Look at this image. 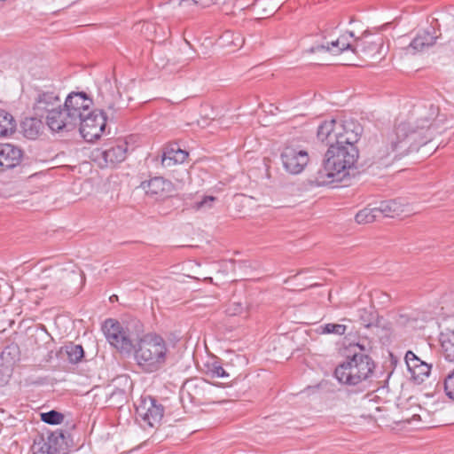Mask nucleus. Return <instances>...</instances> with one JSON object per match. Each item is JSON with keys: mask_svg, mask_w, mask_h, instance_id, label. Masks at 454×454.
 Here are the masks:
<instances>
[{"mask_svg": "<svg viewBox=\"0 0 454 454\" xmlns=\"http://www.w3.org/2000/svg\"><path fill=\"white\" fill-rule=\"evenodd\" d=\"M358 156L356 146L331 145L325 153L323 166L317 171V184L341 181L355 168Z\"/></svg>", "mask_w": 454, "mask_h": 454, "instance_id": "1", "label": "nucleus"}, {"mask_svg": "<svg viewBox=\"0 0 454 454\" xmlns=\"http://www.w3.org/2000/svg\"><path fill=\"white\" fill-rule=\"evenodd\" d=\"M415 132L408 134V125L400 123L395 129L388 133L381 141H376L371 145L372 163L380 167H387L390 161L387 157L391 153H395V158L402 157L408 153L411 148V140L413 139Z\"/></svg>", "mask_w": 454, "mask_h": 454, "instance_id": "2", "label": "nucleus"}, {"mask_svg": "<svg viewBox=\"0 0 454 454\" xmlns=\"http://www.w3.org/2000/svg\"><path fill=\"white\" fill-rule=\"evenodd\" d=\"M137 364L145 372H155L167 361L168 347L165 340L155 333L141 337L133 348Z\"/></svg>", "mask_w": 454, "mask_h": 454, "instance_id": "3", "label": "nucleus"}, {"mask_svg": "<svg viewBox=\"0 0 454 454\" xmlns=\"http://www.w3.org/2000/svg\"><path fill=\"white\" fill-rule=\"evenodd\" d=\"M374 369L375 364L372 357L364 353H354L336 366L334 377L340 384L358 386L372 376Z\"/></svg>", "mask_w": 454, "mask_h": 454, "instance_id": "4", "label": "nucleus"}, {"mask_svg": "<svg viewBox=\"0 0 454 454\" xmlns=\"http://www.w3.org/2000/svg\"><path fill=\"white\" fill-rule=\"evenodd\" d=\"M33 454H67V442L62 430L40 434L34 439Z\"/></svg>", "mask_w": 454, "mask_h": 454, "instance_id": "5", "label": "nucleus"}, {"mask_svg": "<svg viewBox=\"0 0 454 454\" xmlns=\"http://www.w3.org/2000/svg\"><path fill=\"white\" fill-rule=\"evenodd\" d=\"M103 331L108 342L121 352L130 353L133 350L135 344L128 329L117 320L106 319L103 325Z\"/></svg>", "mask_w": 454, "mask_h": 454, "instance_id": "6", "label": "nucleus"}, {"mask_svg": "<svg viewBox=\"0 0 454 454\" xmlns=\"http://www.w3.org/2000/svg\"><path fill=\"white\" fill-rule=\"evenodd\" d=\"M79 130L87 142L98 139L106 126V116L100 110H90L78 122Z\"/></svg>", "mask_w": 454, "mask_h": 454, "instance_id": "7", "label": "nucleus"}, {"mask_svg": "<svg viewBox=\"0 0 454 454\" xmlns=\"http://www.w3.org/2000/svg\"><path fill=\"white\" fill-rule=\"evenodd\" d=\"M137 419L144 426L153 427L160 424L164 415V407L153 396H144L136 407Z\"/></svg>", "mask_w": 454, "mask_h": 454, "instance_id": "8", "label": "nucleus"}, {"mask_svg": "<svg viewBox=\"0 0 454 454\" xmlns=\"http://www.w3.org/2000/svg\"><path fill=\"white\" fill-rule=\"evenodd\" d=\"M280 157L284 168L293 175L302 172L309 160L306 150L291 145L285 146Z\"/></svg>", "mask_w": 454, "mask_h": 454, "instance_id": "9", "label": "nucleus"}, {"mask_svg": "<svg viewBox=\"0 0 454 454\" xmlns=\"http://www.w3.org/2000/svg\"><path fill=\"white\" fill-rule=\"evenodd\" d=\"M92 105V99L85 92H71L64 103L69 119H73L77 126L79 120L90 111Z\"/></svg>", "mask_w": 454, "mask_h": 454, "instance_id": "10", "label": "nucleus"}, {"mask_svg": "<svg viewBox=\"0 0 454 454\" xmlns=\"http://www.w3.org/2000/svg\"><path fill=\"white\" fill-rule=\"evenodd\" d=\"M60 105L61 101L56 91L38 90L33 105V110L36 116L43 118L44 115H50Z\"/></svg>", "mask_w": 454, "mask_h": 454, "instance_id": "11", "label": "nucleus"}, {"mask_svg": "<svg viewBox=\"0 0 454 454\" xmlns=\"http://www.w3.org/2000/svg\"><path fill=\"white\" fill-rule=\"evenodd\" d=\"M46 124L54 132H68L77 127L75 121L69 119L67 107L64 106L62 107V105L58 106L50 115H46Z\"/></svg>", "mask_w": 454, "mask_h": 454, "instance_id": "12", "label": "nucleus"}, {"mask_svg": "<svg viewBox=\"0 0 454 454\" xmlns=\"http://www.w3.org/2000/svg\"><path fill=\"white\" fill-rule=\"evenodd\" d=\"M380 216L395 217L407 216L413 214L409 203L404 199L398 198L381 201L378 207Z\"/></svg>", "mask_w": 454, "mask_h": 454, "instance_id": "13", "label": "nucleus"}, {"mask_svg": "<svg viewBox=\"0 0 454 454\" xmlns=\"http://www.w3.org/2000/svg\"><path fill=\"white\" fill-rule=\"evenodd\" d=\"M404 359L411 378L416 383H422L429 376L431 365L422 361L412 351H407Z\"/></svg>", "mask_w": 454, "mask_h": 454, "instance_id": "14", "label": "nucleus"}, {"mask_svg": "<svg viewBox=\"0 0 454 454\" xmlns=\"http://www.w3.org/2000/svg\"><path fill=\"white\" fill-rule=\"evenodd\" d=\"M23 158V151L12 144H0V171L13 168Z\"/></svg>", "mask_w": 454, "mask_h": 454, "instance_id": "15", "label": "nucleus"}, {"mask_svg": "<svg viewBox=\"0 0 454 454\" xmlns=\"http://www.w3.org/2000/svg\"><path fill=\"white\" fill-rule=\"evenodd\" d=\"M128 146V143L122 140L110 143L107 147L101 152V156L106 164L114 166L123 161L126 159Z\"/></svg>", "mask_w": 454, "mask_h": 454, "instance_id": "16", "label": "nucleus"}, {"mask_svg": "<svg viewBox=\"0 0 454 454\" xmlns=\"http://www.w3.org/2000/svg\"><path fill=\"white\" fill-rule=\"evenodd\" d=\"M362 128L350 122L339 123L336 130L337 144L341 145H353L360 138Z\"/></svg>", "mask_w": 454, "mask_h": 454, "instance_id": "17", "label": "nucleus"}, {"mask_svg": "<svg viewBox=\"0 0 454 454\" xmlns=\"http://www.w3.org/2000/svg\"><path fill=\"white\" fill-rule=\"evenodd\" d=\"M355 36L353 32H348L347 34L342 35L335 41H332L331 43H327V45L318 44L316 46H312L309 51L311 53L325 51H331L333 54L337 55L344 51L345 50H351L354 48V44L350 43L348 38H353Z\"/></svg>", "mask_w": 454, "mask_h": 454, "instance_id": "18", "label": "nucleus"}, {"mask_svg": "<svg viewBox=\"0 0 454 454\" xmlns=\"http://www.w3.org/2000/svg\"><path fill=\"white\" fill-rule=\"evenodd\" d=\"M382 48V39L379 38L376 41H369L365 38L355 39V45L352 51L356 55L374 59L380 53Z\"/></svg>", "mask_w": 454, "mask_h": 454, "instance_id": "19", "label": "nucleus"}, {"mask_svg": "<svg viewBox=\"0 0 454 454\" xmlns=\"http://www.w3.org/2000/svg\"><path fill=\"white\" fill-rule=\"evenodd\" d=\"M170 187L171 183L161 176H155L140 184V188L150 196H166Z\"/></svg>", "mask_w": 454, "mask_h": 454, "instance_id": "20", "label": "nucleus"}, {"mask_svg": "<svg viewBox=\"0 0 454 454\" xmlns=\"http://www.w3.org/2000/svg\"><path fill=\"white\" fill-rule=\"evenodd\" d=\"M188 157V153L178 147L177 145H170L166 147L161 155V165L168 168L183 163Z\"/></svg>", "mask_w": 454, "mask_h": 454, "instance_id": "21", "label": "nucleus"}, {"mask_svg": "<svg viewBox=\"0 0 454 454\" xmlns=\"http://www.w3.org/2000/svg\"><path fill=\"white\" fill-rule=\"evenodd\" d=\"M340 122L335 120L325 121L322 122L317 129V138L326 145H337V135L336 130Z\"/></svg>", "mask_w": 454, "mask_h": 454, "instance_id": "22", "label": "nucleus"}, {"mask_svg": "<svg viewBox=\"0 0 454 454\" xmlns=\"http://www.w3.org/2000/svg\"><path fill=\"white\" fill-rule=\"evenodd\" d=\"M435 31L434 27H430V30H423L419 32L418 35L411 42L409 47L417 51H422L425 49L434 45L437 39V35H434Z\"/></svg>", "mask_w": 454, "mask_h": 454, "instance_id": "23", "label": "nucleus"}, {"mask_svg": "<svg viewBox=\"0 0 454 454\" xmlns=\"http://www.w3.org/2000/svg\"><path fill=\"white\" fill-rule=\"evenodd\" d=\"M20 127L23 136L31 140L36 139L44 129L43 122L38 116L25 118Z\"/></svg>", "mask_w": 454, "mask_h": 454, "instance_id": "24", "label": "nucleus"}, {"mask_svg": "<svg viewBox=\"0 0 454 454\" xmlns=\"http://www.w3.org/2000/svg\"><path fill=\"white\" fill-rule=\"evenodd\" d=\"M16 129L13 116L4 109H0V137L12 135Z\"/></svg>", "mask_w": 454, "mask_h": 454, "instance_id": "25", "label": "nucleus"}, {"mask_svg": "<svg viewBox=\"0 0 454 454\" xmlns=\"http://www.w3.org/2000/svg\"><path fill=\"white\" fill-rule=\"evenodd\" d=\"M357 315L361 324L370 328L378 325V314L373 308H363L357 310Z\"/></svg>", "mask_w": 454, "mask_h": 454, "instance_id": "26", "label": "nucleus"}, {"mask_svg": "<svg viewBox=\"0 0 454 454\" xmlns=\"http://www.w3.org/2000/svg\"><path fill=\"white\" fill-rule=\"evenodd\" d=\"M380 216V214L378 207H364L356 213L355 220L359 224H366L374 222Z\"/></svg>", "mask_w": 454, "mask_h": 454, "instance_id": "27", "label": "nucleus"}, {"mask_svg": "<svg viewBox=\"0 0 454 454\" xmlns=\"http://www.w3.org/2000/svg\"><path fill=\"white\" fill-rule=\"evenodd\" d=\"M452 335H454V333H452V334L441 333L439 339L442 353L445 358L450 362L454 360V343L451 339Z\"/></svg>", "mask_w": 454, "mask_h": 454, "instance_id": "28", "label": "nucleus"}, {"mask_svg": "<svg viewBox=\"0 0 454 454\" xmlns=\"http://www.w3.org/2000/svg\"><path fill=\"white\" fill-rule=\"evenodd\" d=\"M65 348L67 359L71 364H78L82 362L84 357V350L82 345L70 342L66 345Z\"/></svg>", "mask_w": 454, "mask_h": 454, "instance_id": "29", "label": "nucleus"}, {"mask_svg": "<svg viewBox=\"0 0 454 454\" xmlns=\"http://www.w3.org/2000/svg\"><path fill=\"white\" fill-rule=\"evenodd\" d=\"M42 421L50 425H59L64 419V415L55 410L41 413Z\"/></svg>", "mask_w": 454, "mask_h": 454, "instance_id": "30", "label": "nucleus"}, {"mask_svg": "<svg viewBox=\"0 0 454 454\" xmlns=\"http://www.w3.org/2000/svg\"><path fill=\"white\" fill-rule=\"evenodd\" d=\"M207 374L211 378H227L229 373L223 369L221 364L217 361L213 362L207 366Z\"/></svg>", "mask_w": 454, "mask_h": 454, "instance_id": "31", "label": "nucleus"}, {"mask_svg": "<svg viewBox=\"0 0 454 454\" xmlns=\"http://www.w3.org/2000/svg\"><path fill=\"white\" fill-rule=\"evenodd\" d=\"M322 333L327 334H336V335H343L346 333L347 326L340 324H325L321 326Z\"/></svg>", "mask_w": 454, "mask_h": 454, "instance_id": "32", "label": "nucleus"}, {"mask_svg": "<svg viewBox=\"0 0 454 454\" xmlns=\"http://www.w3.org/2000/svg\"><path fill=\"white\" fill-rule=\"evenodd\" d=\"M247 305L241 301H231L226 308V314L231 317L242 314L246 310Z\"/></svg>", "mask_w": 454, "mask_h": 454, "instance_id": "33", "label": "nucleus"}, {"mask_svg": "<svg viewBox=\"0 0 454 454\" xmlns=\"http://www.w3.org/2000/svg\"><path fill=\"white\" fill-rule=\"evenodd\" d=\"M453 379L454 370L448 373L443 381L444 392L446 395L451 400H454V385L452 384Z\"/></svg>", "mask_w": 454, "mask_h": 454, "instance_id": "34", "label": "nucleus"}, {"mask_svg": "<svg viewBox=\"0 0 454 454\" xmlns=\"http://www.w3.org/2000/svg\"><path fill=\"white\" fill-rule=\"evenodd\" d=\"M190 3L200 7L207 8L217 3V0H181V6H188Z\"/></svg>", "mask_w": 454, "mask_h": 454, "instance_id": "35", "label": "nucleus"}, {"mask_svg": "<svg viewBox=\"0 0 454 454\" xmlns=\"http://www.w3.org/2000/svg\"><path fill=\"white\" fill-rule=\"evenodd\" d=\"M216 200L214 196H205L202 200L196 202L193 206V208L196 210L201 209L203 207H210L212 206V203Z\"/></svg>", "mask_w": 454, "mask_h": 454, "instance_id": "36", "label": "nucleus"}, {"mask_svg": "<svg viewBox=\"0 0 454 454\" xmlns=\"http://www.w3.org/2000/svg\"><path fill=\"white\" fill-rule=\"evenodd\" d=\"M19 354V347L17 345H9L2 352V357L5 358L6 356L14 355L16 356Z\"/></svg>", "mask_w": 454, "mask_h": 454, "instance_id": "37", "label": "nucleus"}, {"mask_svg": "<svg viewBox=\"0 0 454 454\" xmlns=\"http://www.w3.org/2000/svg\"><path fill=\"white\" fill-rule=\"evenodd\" d=\"M118 395L123 398L125 396V391L122 389H117L112 393V395Z\"/></svg>", "mask_w": 454, "mask_h": 454, "instance_id": "38", "label": "nucleus"}, {"mask_svg": "<svg viewBox=\"0 0 454 454\" xmlns=\"http://www.w3.org/2000/svg\"><path fill=\"white\" fill-rule=\"evenodd\" d=\"M429 140H430V138H428V139H427V140L423 141V142H422V145H426Z\"/></svg>", "mask_w": 454, "mask_h": 454, "instance_id": "39", "label": "nucleus"}, {"mask_svg": "<svg viewBox=\"0 0 454 454\" xmlns=\"http://www.w3.org/2000/svg\"><path fill=\"white\" fill-rule=\"evenodd\" d=\"M427 131H428L430 129V125H427Z\"/></svg>", "mask_w": 454, "mask_h": 454, "instance_id": "40", "label": "nucleus"}]
</instances>
